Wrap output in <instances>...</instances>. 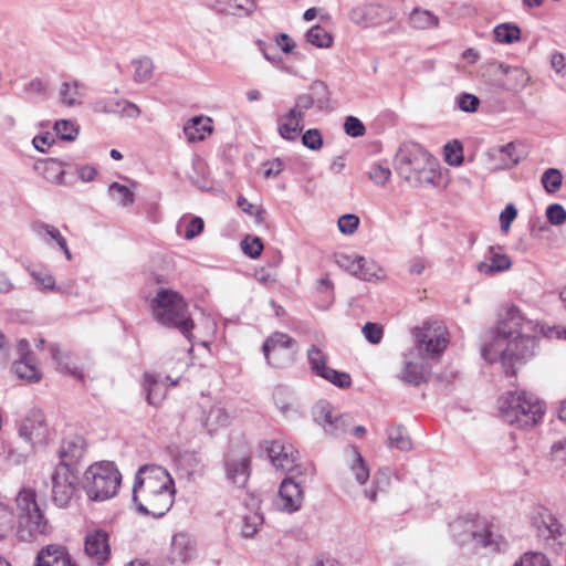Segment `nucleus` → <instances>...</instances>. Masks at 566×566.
Instances as JSON below:
<instances>
[{
    "label": "nucleus",
    "instance_id": "obj_1",
    "mask_svg": "<svg viewBox=\"0 0 566 566\" xmlns=\"http://www.w3.org/2000/svg\"><path fill=\"white\" fill-rule=\"evenodd\" d=\"M537 323L526 318L518 307H505L490 340L482 348V356L489 363L500 361L507 376L515 375V364L535 354L536 339L532 335Z\"/></svg>",
    "mask_w": 566,
    "mask_h": 566
},
{
    "label": "nucleus",
    "instance_id": "obj_2",
    "mask_svg": "<svg viewBox=\"0 0 566 566\" xmlns=\"http://www.w3.org/2000/svg\"><path fill=\"white\" fill-rule=\"evenodd\" d=\"M175 482L163 467L146 464L138 469L133 486L137 511L153 517L164 516L175 502Z\"/></svg>",
    "mask_w": 566,
    "mask_h": 566
},
{
    "label": "nucleus",
    "instance_id": "obj_3",
    "mask_svg": "<svg viewBox=\"0 0 566 566\" xmlns=\"http://www.w3.org/2000/svg\"><path fill=\"white\" fill-rule=\"evenodd\" d=\"M437 167V160L419 144H405L396 156L398 175L416 187L433 185L439 177Z\"/></svg>",
    "mask_w": 566,
    "mask_h": 566
},
{
    "label": "nucleus",
    "instance_id": "obj_4",
    "mask_svg": "<svg viewBox=\"0 0 566 566\" xmlns=\"http://www.w3.org/2000/svg\"><path fill=\"white\" fill-rule=\"evenodd\" d=\"M151 308L159 324L178 329L191 340L195 323L185 298L179 293L168 289L159 290L151 302Z\"/></svg>",
    "mask_w": 566,
    "mask_h": 566
},
{
    "label": "nucleus",
    "instance_id": "obj_5",
    "mask_svg": "<svg viewBox=\"0 0 566 566\" xmlns=\"http://www.w3.org/2000/svg\"><path fill=\"white\" fill-rule=\"evenodd\" d=\"M502 419L518 428H532L544 416V403L533 394L526 391H510L499 400Z\"/></svg>",
    "mask_w": 566,
    "mask_h": 566
},
{
    "label": "nucleus",
    "instance_id": "obj_6",
    "mask_svg": "<svg viewBox=\"0 0 566 566\" xmlns=\"http://www.w3.org/2000/svg\"><path fill=\"white\" fill-rule=\"evenodd\" d=\"M19 511L17 535L21 541L32 542L51 533V525L36 503L32 489H22L15 499Z\"/></svg>",
    "mask_w": 566,
    "mask_h": 566
},
{
    "label": "nucleus",
    "instance_id": "obj_7",
    "mask_svg": "<svg viewBox=\"0 0 566 566\" xmlns=\"http://www.w3.org/2000/svg\"><path fill=\"white\" fill-rule=\"evenodd\" d=\"M122 475L113 462L91 464L83 475V489L92 501H106L118 492Z\"/></svg>",
    "mask_w": 566,
    "mask_h": 566
},
{
    "label": "nucleus",
    "instance_id": "obj_8",
    "mask_svg": "<svg viewBox=\"0 0 566 566\" xmlns=\"http://www.w3.org/2000/svg\"><path fill=\"white\" fill-rule=\"evenodd\" d=\"M450 530L461 545L473 543L474 547L485 548L489 552L500 549L499 537L485 521L460 517L450 524Z\"/></svg>",
    "mask_w": 566,
    "mask_h": 566
},
{
    "label": "nucleus",
    "instance_id": "obj_9",
    "mask_svg": "<svg viewBox=\"0 0 566 566\" xmlns=\"http://www.w3.org/2000/svg\"><path fill=\"white\" fill-rule=\"evenodd\" d=\"M416 346L412 348L426 359L438 360L449 345L447 327L440 323H426L415 329Z\"/></svg>",
    "mask_w": 566,
    "mask_h": 566
},
{
    "label": "nucleus",
    "instance_id": "obj_10",
    "mask_svg": "<svg viewBox=\"0 0 566 566\" xmlns=\"http://www.w3.org/2000/svg\"><path fill=\"white\" fill-rule=\"evenodd\" d=\"M296 340L285 333L275 332L263 343L262 350L266 363L281 368L294 360Z\"/></svg>",
    "mask_w": 566,
    "mask_h": 566
},
{
    "label": "nucleus",
    "instance_id": "obj_11",
    "mask_svg": "<svg viewBox=\"0 0 566 566\" xmlns=\"http://www.w3.org/2000/svg\"><path fill=\"white\" fill-rule=\"evenodd\" d=\"M334 261L340 269L364 281H379L386 276L382 268L374 260L356 253H335Z\"/></svg>",
    "mask_w": 566,
    "mask_h": 566
},
{
    "label": "nucleus",
    "instance_id": "obj_12",
    "mask_svg": "<svg viewBox=\"0 0 566 566\" xmlns=\"http://www.w3.org/2000/svg\"><path fill=\"white\" fill-rule=\"evenodd\" d=\"M52 501L59 507L70 504L77 490V475L69 463H59L52 474Z\"/></svg>",
    "mask_w": 566,
    "mask_h": 566
},
{
    "label": "nucleus",
    "instance_id": "obj_13",
    "mask_svg": "<svg viewBox=\"0 0 566 566\" xmlns=\"http://www.w3.org/2000/svg\"><path fill=\"white\" fill-rule=\"evenodd\" d=\"M19 437L30 446L45 444L50 438V428L40 409H31L21 420Z\"/></svg>",
    "mask_w": 566,
    "mask_h": 566
},
{
    "label": "nucleus",
    "instance_id": "obj_14",
    "mask_svg": "<svg viewBox=\"0 0 566 566\" xmlns=\"http://www.w3.org/2000/svg\"><path fill=\"white\" fill-rule=\"evenodd\" d=\"M395 17L396 12L392 9L377 3L358 4L349 12L350 21L364 28L380 25L392 21Z\"/></svg>",
    "mask_w": 566,
    "mask_h": 566
},
{
    "label": "nucleus",
    "instance_id": "obj_15",
    "mask_svg": "<svg viewBox=\"0 0 566 566\" xmlns=\"http://www.w3.org/2000/svg\"><path fill=\"white\" fill-rule=\"evenodd\" d=\"M304 501L302 481H294L292 476L285 478L273 500V506L283 513L292 514L301 510Z\"/></svg>",
    "mask_w": 566,
    "mask_h": 566
},
{
    "label": "nucleus",
    "instance_id": "obj_16",
    "mask_svg": "<svg viewBox=\"0 0 566 566\" xmlns=\"http://www.w3.org/2000/svg\"><path fill=\"white\" fill-rule=\"evenodd\" d=\"M488 71L493 75L503 76L497 81L496 85L510 92L518 93L527 87L532 82L530 73L520 66H511L503 63H491Z\"/></svg>",
    "mask_w": 566,
    "mask_h": 566
},
{
    "label": "nucleus",
    "instance_id": "obj_17",
    "mask_svg": "<svg viewBox=\"0 0 566 566\" xmlns=\"http://www.w3.org/2000/svg\"><path fill=\"white\" fill-rule=\"evenodd\" d=\"M307 360L312 371L339 388H348L350 376L326 366V356L321 348L313 345L307 349Z\"/></svg>",
    "mask_w": 566,
    "mask_h": 566
},
{
    "label": "nucleus",
    "instance_id": "obj_18",
    "mask_svg": "<svg viewBox=\"0 0 566 566\" xmlns=\"http://www.w3.org/2000/svg\"><path fill=\"white\" fill-rule=\"evenodd\" d=\"M313 419L327 434L338 436L347 431L350 418L335 412L326 401L317 402L313 408Z\"/></svg>",
    "mask_w": 566,
    "mask_h": 566
},
{
    "label": "nucleus",
    "instance_id": "obj_19",
    "mask_svg": "<svg viewBox=\"0 0 566 566\" xmlns=\"http://www.w3.org/2000/svg\"><path fill=\"white\" fill-rule=\"evenodd\" d=\"M251 455L245 448L231 450L224 460L226 475L229 482L242 488L250 476Z\"/></svg>",
    "mask_w": 566,
    "mask_h": 566
},
{
    "label": "nucleus",
    "instance_id": "obj_20",
    "mask_svg": "<svg viewBox=\"0 0 566 566\" xmlns=\"http://www.w3.org/2000/svg\"><path fill=\"white\" fill-rule=\"evenodd\" d=\"M484 157L486 168L492 172L511 169L520 161L514 143L493 146L485 151Z\"/></svg>",
    "mask_w": 566,
    "mask_h": 566
},
{
    "label": "nucleus",
    "instance_id": "obj_21",
    "mask_svg": "<svg viewBox=\"0 0 566 566\" xmlns=\"http://www.w3.org/2000/svg\"><path fill=\"white\" fill-rule=\"evenodd\" d=\"M269 458L271 463L279 470L285 472H297L300 471V464H297L298 452L292 444L283 443L282 441H272L268 448Z\"/></svg>",
    "mask_w": 566,
    "mask_h": 566
},
{
    "label": "nucleus",
    "instance_id": "obj_22",
    "mask_svg": "<svg viewBox=\"0 0 566 566\" xmlns=\"http://www.w3.org/2000/svg\"><path fill=\"white\" fill-rule=\"evenodd\" d=\"M84 551L87 558L98 566L104 565L111 556L108 534L103 530H95L85 536Z\"/></svg>",
    "mask_w": 566,
    "mask_h": 566
},
{
    "label": "nucleus",
    "instance_id": "obj_23",
    "mask_svg": "<svg viewBox=\"0 0 566 566\" xmlns=\"http://www.w3.org/2000/svg\"><path fill=\"white\" fill-rule=\"evenodd\" d=\"M197 557L195 539L187 533H177L172 536L168 560L172 565H185Z\"/></svg>",
    "mask_w": 566,
    "mask_h": 566
},
{
    "label": "nucleus",
    "instance_id": "obj_24",
    "mask_svg": "<svg viewBox=\"0 0 566 566\" xmlns=\"http://www.w3.org/2000/svg\"><path fill=\"white\" fill-rule=\"evenodd\" d=\"M429 365L426 358H422L416 350L410 349L403 358V368L399 378L408 384L419 385L428 373Z\"/></svg>",
    "mask_w": 566,
    "mask_h": 566
},
{
    "label": "nucleus",
    "instance_id": "obj_25",
    "mask_svg": "<svg viewBox=\"0 0 566 566\" xmlns=\"http://www.w3.org/2000/svg\"><path fill=\"white\" fill-rule=\"evenodd\" d=\"M512 266L510 258L503 252L502 247H490L485 253L484 260L481 261L476 269L485 275H493L504 272Z\"/></svg>",
    "mask_w": 566,
    "mask_h": 566
},
{
    "label": "nucleus",
    "instance_id": "obj_26",
    "mask_svg": "<svg viewBox=\"0 0 566 566\" xmlns=\"http://www.w3.org/2000/svg\"><path fill=\"white\" fill-rule=\"evenodd\" d=\"M59 97L65 107L81 106L86 97V85L76 78H67L60 84Z\"/></svg>",
    "mask_w": 566,
    "mask_h": 566
},
{
    "label": "nucleus",
    "instance_id": "obj_27",
    "mask_svg": "<svg viewBox=\"0 0 566 566\" xmlns=\"http://www.w3.org/2000/svg\"><path fill=\"white\" fill-rule=\"evenodd\" d=\"M34 566H76L66 547L50 544L43 547L36 556Z\"/></svg>",
    "mask_w": 566,
    "mask_h": 566
},
{
    "label": "nucleus",
    "instance_id": "obj_28",
    "mask_svg": "<svg viewBox=\"0 0 566 566\" xmlns=\"http://www.w3.org/2000/svg\"><path fill=\"white\" fill-rule=\"evenodd\" d=\"M304 117L296 114L295 109H290L286 114L277 118V130L285 140H296L304 128Z\"/></svg>",
    "mask_w": 566,
    "mask_h": 566
},
{
    "label": "nucleus",
    "instance_id": "obj_29",
    "mask_svg": "<svg viewBox=\"0 0 566 566\" xmlns=\"http://www.w3.org/2000/svg\"><path fill=\"white\" fill-rule=\"evenodd\" d=\"M232 418L233 415L221 402H217L205 412L203 426L208 432L213 433L227 427Z\"/></svg>",
    "mask_w": 566,
    "mask_h": 566
},
{
    "label": "nucleus",
    "instance_id": "obj_30",
    "mask_svg": "<svg viewBox=\"0 0 566 566\" xmlns=\"http://www.w3.org/2000/svg\"><path fill=\"white\" fill-rule=\"evenodd\" d=\"M84 452L85 441L82 437H67L62 441L59 450L60 463H69L73 467V463L77 462L84 455Z\"/></svg>",
    "mask_w": 566,
    "mask_h": 566
},
{
    "label": "nucleus",
    "instance_id": "obj_31",
    "mask_svg": "<svg viewBox=\"0 0 566 566\" xmlns=\"http://www.w3.org/2000/svg\"><path fill=\"white\" fill-rule=\"evenodd\" d=\"M212 133V120L206 116H195L184 126V134L189 143L200 142Z\"/></svg>",
    "mask_w": 566,
    "mask_h": 566
},
{
    "label": "nucleus",
    "instance_id": "obj_32",
    "mask_svg": "<svg viewBox=\"0 0 566 566\" xmlns=\"http://www.w3.org/2000/svg\"><path fill=\"white\" fill-rule=\"evenodd\" d=\"M533 525L537 531V535L548 539L559 534L560 524L547 510L538 511L533 517Z\"/></svg>",
    "mask_w": 566,
    "mask_h": 566
},
{
    "label": "nucleus",
    "instance_id": "obj_33",
    "mask_svg": "<svg viewBox=\"0 0 566 566\" xmlns=\"http://www.w3.org/2000/svg\"><path fill=\"white\" fill-rule=\"evenodd\" d=\"M143 388L146 392L147 402L151 406H158L167 395V385L159 380L155 375L146 373L144 375Z\"/></svg>",
    "mask_w": 566,
    "mask_h": 566
},
{
    "label": "nucleus",
    "instance_id": "obj_34",
    "mask_svg": "<svg viewBox=\"0 0 566 566\" xmlns=\"http://www.w3.org/2000/svg\"><path fill=\"white\" fill-rule=\"evenodd\" d=\"M273 400L280 412L289 417L297 412L296 399L291 389L285 386H277L273 392Z\"/></svg>",
    "mask_w": 566,
    "mask_h": 566
},
{
    "label": "nucleus",
    "instance_id": "obj_35",
    "mask_svg": "<svg viewBox=\"0 0 566 566\" xmlns=\"http://www.w3.org/2000/svg\"><path fill=\"white\" fill-rule=\"evenodd\" d=\"M12 371L19 379L35 382L41 379V374L33 363L32 356H22L13 363Z\"/></svg>",
    "mask_w": 566,
    "mask_h": 566
},
{
    "label": "nucleus",
    "instance_id": "obj_36",
    "mask_svg": "<svg viewBox=\"0 0 566 566\" xmlns=\"http://www.w3.org/2000/svg\"><path fill=\"white\" fill-rule=\"evenodd\" d=\"M51 356L55 360L57 368L61 373L69 374L76 379L82 380L84 374L74 363L67 354H63L56 345L50 347Z\"/></svg>",
    "mask_w": 566,
    "mask_h": 566
},
{
    "label": "nucleus",
    "instance_id": "obj_37",
    "mask_svg": "<svg viewBox=\"0 0 566 566\" xmlns=\"http://www.w3.org/2000/svg\"><path fill=\"white\" fill-rule=\"evenodd\" d=\"M408 23L413 29L427 30L436 28L439 24V19L429 10L416 8L410 12Z\"/></svg>",
    "mask_w": 566,
    "mask_h": 566
},
{
    "label": "nucleus",
    "instance_id": "obj_38",
    "mask_svg": "<svg viewBox=\"0 0 566 566\" xmlns=\"http://www.w3.org/2000/svg\"><path fill=\"white\" fill-rule=\"evenodd\" d=\"M33 233L46 244H50L51 241H55L57 245H63L64 237L54 226L36 221L32 224Z\"/></svg>",
    "mask_w": 566,
    "mask_h": 566
},
{
    "label": "nucleus",
    "instance_id": "obj_39",
    "mask_svg": "<svg viewBox=\"0 0 566 566\" xmlns=\"http://www.w3.org/2000/svg\"><path fill=\"white\" fill-rule=\"evenodd\" d=\"M133 78L136 83H145L153 77L154 63L151 59L142 56L132 61Z\"/></svg>",
    "mask_w": 566,
    "mask_h": 566
},
{
    "label": "nucleus",
    "instance_id": "obj_40",
    "mask_svg": "<svg viewBox=\"0 0 566 566\" xmlns=\"http://www.w3.org/2000/svg\"><path fill=\"white\" fill-rule=\"evenodd\" d=\"M39 169H41V174L46 180L55 184H62L64 169L63 164L60 160L48 158L40 164Z\"/></svg>",
    "mask_w": 566,
    "mask_h": 566
},
{
    "label": "nucleus",
    "instance_id": "obj_41",
    "mask_svg": "<svg viewBox=\"0 0 566 566\" xmlns=\"http://www.w3.org/2000/svg\"><path fill=\"white\" fill-rule=\"evenodd\" d=\"M493 33L495 40L504 44H512L521 39V29L513 23L499 24L494 28Z\"/></svg>",
    "mask_w": 566,
    "mask_h": 566
},
{
    "label": "nucleus",
    "instance_id": "obj_42",
    "mask_svg": "<svg viewBox=\"0 0 566 566\" xmlns=\"http://www.w3.org/2000/svg\"><path fill=\"white\" fill-rule=\"evenodd\" d=\"M388 441L390 448H396L400 451L412 449V442L408 432L400 426L388 429Z\"/></svg>",
    "mask_w": 566,
    "mask_h": 566
},
{
    "label": "nucleus",
    "instance_id": "obj_43",
    "mask_svg": "<svg viewBox=\"0 0 566 566\" xmlns=\"http://www.w3.org/2000/svg\"><path fill=\"white\" fill-rule=\"evenodd\" d=\"M111 198L123 207L130 206L134 202V192L126 186L112 182L108 187Z\"/></svg>",
    "mask_w": 566,
    "mask_h": 566
},
{
    "label": "nucleus",
    "instance_id": "obj_44",
    "mask_svg": "<svg viewBox=\"0 0 566 566\" xmlns=\"http://www.w3.org/2000/svg\"><path fill=\"white\" fill-rule=\"evenodd\" d=\"M306 40L317 48H329L333 43L332 35L322 25L312 27L306 33Z\"/></svg>",
    "mask_w": 566,
    "mask_h": 566
},
{
    "label": "nucleus",
    "instance_id": "obj_45",
    "mask_svg": "<svg viewBox=\"0 0 566 566\" xmlns=\"http://www.w3.org/2000/svg\"><path fill=\"white\" fill-rule=\"evenodd\" d=\"M350 453L353 459L350 470L355 475L356 481L359 484H364L369 479V469L367 468L363 457L356 449H353Z\"/></svg>",
    "mask_w": 566,
    "mask_h": 566
},
{
    "label": "nucleus",
    "instance_id": "obj_46",
    "mask_svg": "<svg viewBox=\"0 0 566 566\" xmlns=\"http://www.w3.org/2000/svg\"><path fill=\"white\" fill-rule=\"evenodd\" d=\"M541 182L546 192L555 193L563 182L562 172L556 168H548L542 175Z\"/></svg>",
    "mask_w": 566,
    "mask_h": 566
},
{
    "label": "nucleus",
    "instance_id": "obj_47",
    "mask_svg": "<svg viewBox=\"0 0 566 566\" xmlns=\"http://www.w3.org/2000/svg\"><path fill=\"white\" fill-rule=\"evenodd\" d=\"M446 161L451 166H459L463 161V147L459 140H451L444 146Z\"/></svg>",
    "mask_w": 566,
    "mask_h": 566
},
{
    "label": "nucleus",
    "instance_id": "obj_48",
    "mask_svg": "<svg viewBox=\"0 0 566 566\" xmlns=\"http://www.w3.org/2000/svg\"><path fill=\"white\" fill-rule=\"evenodd\" d=\"M262 522L263 517L260 514L255 512L247 514L242 520L241 535L245 538L252 537Z\"/></svg>",
    "mask_w": 566,
    "mask_h": 566
},
{
    "label": "nucleus",
    "instance_id": "obj_49",
    "mask_svg": "<svg viewBox=\"0 0 566 566\" xmlns=\"http://www.w3.org/2000/svg\"><path fill=\"white\" fill-rule=\"evenodd\" d=\"M513 566H552L547 557L537 552L524 553Z\"/></svg>",
    "mask_w": 566,
    "mask_h": 566
},
{
    "label": "nucleus",
    "instance_id": "obj_50",
    "mask_svg": "<svg viewBox=\"0 0 566 566\" xmlns=\"http://www.w3.org/2000/svg\"><path fill=\"white\" fill-rule=\"evenodd\" d=\"M391 176L388 166L382 164H374L368 170V177L376 186H384Z\"/></svg>",
    "mask_w": 566,
    "mask_h": 566
},
{
    "label": "nucleus",
    "instance_id": "obj_51",
    "mask_svg": "<svg viewBox=\"0 0 566 566\" xmlns=\"http://www.w3.org/2000/svg\"><path fill=\"white\" fill-rule=\"evenodd\" d=\"M54 129L63 140L69 142L74 140L78 134L77 126L67 119L57 120L54 125Z\"/></svg>",
    "mask_w": 566,
    "mask_h": 566
},
{
    "label": "nucleus",
    "instance_id": "obj_52",
    "mask_svg": "<svg viewBox=\"0 0 566 566\" xmlns=\"http://www.w3.org/2000/svg\"><path fill=\"white\" fill-rule=\"evenodd\" d=\"M455 104L462 112L475 113L480 105L478 96L470 93H462L455 98Z\"/></svg>",
    "mask_w": 566,
    "mask_h": 566
},
{
    "label": "nucleus",
    "instance_id": "obj_53",
    "mask_svg": "<svg viewBox=\"0 0 566 566\" xmlns=\"http://www.w3.org/2000/svg\"><path fill=\"white\" fill-rule=\"evenodd\" d=\"M310 95L315 97V104L322 108L328 102V88L322 81H315L310 86Z\"/></svg>",
    "mask_w": 566,
    "mask_h": 566
},
{
    "label": "nucleus",
    "instance_id": "obj_54",
    "mask_svg": "<svg viewBox=\"0 0 566 566\" xmlns=\"http://www.w3.org/2000/svg\"><path fill=\"white\" fill-rule=\"evenodd\" d=\"M338 230L346 235L353 234L358 226H359V218L356 214L347 213L343 214L337 222Z\"/></svg>",
    "mask_w": 566,
    "mask_h": 566
},
{
    "label": "nucleus",
    "instance_id": "obj_55",
    "mask_svg": "<svg viewBox=\"0 0 566 566\" xmlns=\"http://www.w3.org/2000/svg\"><path fill=\"white\" fill-rule=\"evenodd\" d=\"M13 526V513L8 505L0 502V538L4 537Z\"/></svg>",
    "mask_w": 566,
    "mask_h": 566
},
{
    "label": "nucleus",
    "instance_id": "obj_56",
    "mask_svg": "<svg viewBox=\"0 0 566 566\" xmlns=\"http://www.w3.org/2000/svg\"><path fill=\"white\" fill-rule=\"evenodd\" d=\"M546 218L553 226H562L566 221V210L559 203H553L546 209Z\"/></svg>",
    "mask_w": 566,
    "mask_h": 566
},
{
    "label": "nucleus",
    "instance_id": "obj_57",
    "mask_svg": "<svg viewBox=\"0 0 566 566\" xmlns=\"http://www.w3.org/2000/svg\"><path fill=\"white\" fill-rule=\"evenodd\" d=\"M31 276L43 286L44 290H56L61 291V287L55 286V280L53 275L46 270H33Z\"/></svg>",
    "mask_w": 566,
    "mask_h": 566
},
{
    "label": "nucleus",
    "instance_id": "obj_58",
    "mask_svg": "<svg viewBox=\"0 0 566 566\" xmlns=\"http://www.w3.org/2000/svg\"><path fill=\"white\" fill-rule=\"evenodd\" d=\"M363 334L369 343L379 344L384 336V329L381 325L368 322L363 327Z\"/></svg>",
    "mask_w": 566,
    "mask_h": 566
},
{
    "label": "nucleus",
    "instance_id": "obj_59",
    "mask_svg": "<svg viewBox=\"0 0 566 566\" xmlns=\"http://www.w3.org/2000/svg\"><path fill=\"white\" fill-rule=\"evenodd\" d=\"M302 143L312 150H318L323 146V138L318 129H307L302 136Z\"/></svg>",
    "mask_w": 566,
    "mask_h": 566
},
{
    "label": "nucleus",
    "instance_id": "obj_60",
    "mask_svg": "<svg viewBox=\"0 0 566 566\" xmlns=\"http://www.w3.org/2000/svg\"><path fill=\"white\" fill-rule=\"evenodd\" d=\"M243 252L252 259H256L261 255L263 250V243L260 238H245L242 241Z\"/></svg>",
    "mask_w": 566,
    "mask_h": 566
},
{
    "label": "nucleus",
    "instance_id": "obj_61",
    "mask_svg": "<svg viewBox=\"0 0 566 566\" xmlns=\"http://www.w3.org/2000/svg\"><path fill=\"white\" fill-rule=\"evenodd\" d=\"M344 129L345 133L352 137H360L366 133L364 124L355 116H348L345 119Z\"/></svg>",
    "mask_w": 566,
    "mask_h": 566
},
{
    "label": "nucleus",
    "instance_id": "obj_62",
    "mask_svg": "<svg viewBox=\"0 0 566 566\" xmlns=\"http://www.w3.org/2000/svg\"><path fill=\"white\" fill-rule=\"evenodd\" d=\"M49 88V83L40 77H34L30 82H28L23 91L30 95H44L46 94Z\"/></svg>",
    "mask_w": 566,
    "mask_h": 566
},
{
    "label": "nucleus",
    "instance_id": "obj_63",
    "mask_svg": "<svg viewBox=\"0 0 566 566\" xmlns=\"http://www.w3.org/2000/svg\"><path fill=\"white\" fill-rule=\"evenodd\" d=\"M551 458L557 465L566 464V438L553 443Z\"/></svg>",
    "mask_w": 566,
    "mask_h": 566
},
{
    "label": "nucleus",
    "instance_id": "obj_64",
    "mask_svg": "<svg viewBox=\"0 0 566 566\" xmlns=\"http://www.w3.org/2000/svg\"><path fill=\"white\" fill-rule=\"evenodd\" d=\"M205 228V222L200 217H192L187 223H186V231H185V239L191 240L196 237H198Z\"/></svg>",
    "mask_w": 566,
    "mask_h": 566
}]
</instances>
